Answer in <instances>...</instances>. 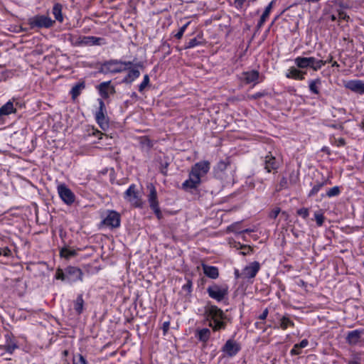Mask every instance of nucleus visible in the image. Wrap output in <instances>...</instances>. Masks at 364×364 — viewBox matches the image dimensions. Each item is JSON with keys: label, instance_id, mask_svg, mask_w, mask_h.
Returning <instances> with one entry per match:
<instances>
[{"label": "nucleus", "instance_id": "f257e3e1", "mask_svg": "<svg viewBox=\"0 0 364 364\" xmlns=\"http://www.w3.org/2000/svg\"><path fill=\"white\" fill-rule=\"evenodd\" d=\"M205 314L207 320L210 321L209 326L213 328L214 331H218L226 328L227 316L223 311L218 308L217 306L210 305L207 306L205 310Z\"/></svg>", "mask_w": 364, "mask_h": 364}, {"label": "nucleus", "instance_id": "f03ea898", "mask_svg": "<svg viewBox=\"0 0 364 364\" xmlns=\"http://www.w3.org/2000/svg\"><path fill=\"white\" fill-rule=\"evenodd\" d=\"M83 273L82 270L73 266H68L64 270L58 268L55 272V278L61 281H66L69 283L82 281Z\"/></svg>", "mask_w": 364, "mask_h": 364}, {"label": "nucleus", "instance_id": "7ed1b4c3", "mask_svg": "<svg viewBox=\"0 0 364 364\" xmlns=\"http://www.w3.org/2000/svg\"><path fill=\"white\" fill-rule=\"evenodd\" d=\"M122 60L117 59H110L105 60L103 63H98L100 65L98 68V73L103 75L107 74H117L126 71L128 68L127 67H122Z\"/></svg>", "mask_w": 364, "mask_h": 364}, {"label": "nucleus", "instance_id": "20e7f679", "mask_svg": "<svg viewBox=\"0 0 364 364\" xmlns=\"http://www.w3.org/2000/svg\"><path fill=\"white\" fill-rule=\"evenodd\" d=\"M207 293L211 299L220 302L228 295V286L226 284H218L213 283L208 287Z\"/></svg>", "mask_w": 364, "mask_h": 364}, {"label": "nucleus", "instance_id": "39448f33", "mask_svg": "<svg viewBox=\"0 0 364 364\" xmlns=\"http://www.w3.org/2000/svg\"><path fill=\"white\" fill-rule=\"evenodd\" d=\"M99 108L95 112V120L100 127L104 131L109 128V117L107 115V109L102 99H98Z\"/></svg>", "mask_w": 364, "mask_h": 364}, {"label": "nucleus", "instance_id": "423d86ee", "mask_svg": "<svg viewBox=\"0 0 364 364\" xmlns=\"http://www.w3.org/2000/svg\"><path fill=\"white\" fill-rule=\"evenodd\" d=\"M55 23L49 16L45 15H36L28 19V24L31 28H49Z\"/></svg>", "mask_w": 364, "mask_h": 364}, {"label": "nucleus", "instance_id": "0eeeda50", "mask_svg": "<svg viewBox=\"0 0 364 364\" xmlns=\"http://www.w3.org/2000/svg\"><path fill=\"white\" fill-rule=\"evenodd\" d=\"M107 43L103 38L96 36H78L73 45L75 46H102Z\"/></svg>", "mask_w": 364, "mask_h": 364}, {"label": "nucleus", "instance_id": "6e6552de", "mask_svg": "<svg viewBox=\"0 0 364 364\" xmlns=\"http://www.w3.org/2000/svg\"><path fill=\"white\" fill-rule=\"evenodd\" d=\"M148 188L150 191L149 194L147 196L149 207L154 211L156 218L160 220L163 218V214L159 207L156 190L152 184H151Z\"/></svg>", "mask_w": 364, "mask_h": 364}, {"label": "nucleus", "instance_id": "1a4fd4ad", "mask_svg": "<svg viewBox=\"0 0 364 364\" xmlns=\"http://www.w3.org/2000/svg\"><path fill=\"white\" fill-rule=\"evenodd\" d=\"M124 198L136 208H142V200L136 191V185L132 184L124 193Z\"/></svg>", "mask_w": 364, "mask_h": 364}, {"label": "nucleus", "instance_id": "9d476101", "mask_svg": "<svg viewBox=\"0 0 364 364\" xmlns=\"http://www.w3.org/2000/svg\"><path fill=\"white\" fill-rule=\"evenodd\" d=\"M58 193L66 205H71L75 202V194L65 184L61 183L58 186Z\"/></svg>", "mask_w": 364, "mask_h": 364}, {"label": "nucleus", "instance_id": "9b49d317", "mask_svg": "<svg viewBox=\"0 0 364 364\" xmlns=\"http://www.w3.org/2000/svg\"><path fill=\"white\" fill-rule=\"evenodd\" d=\"M97 89L100 95L105 100L116 93L115 87L111 84L110 80L101 82L97 86Z\"/></svg>", "mask_w": 364, "mask_h": 364}, {"label": "nucleus", "instance_id": "f8f14e48", "mask_svg": "<svg viewBox=\"0 0 364 364\" xmlns=\"http://www.w3.org/2000/svg\"><path fill=\"white\" fill-rule=\"evenodd\" d=\"M210 168V162L208 161H202L194 164L191 168V172L198 176L200 179L201 177L204 176L209 171Z\"/></svg>", "mask_w": 364, "mask_h": 364}, {"label": "nucleus", "instance_id": "ddd939ff", "mask_svg": "<svg viewBox=\"0 0 364 364\" xmlns=\"http://www.w3.org/2000/svg\"><path fill=\"white\" fill-rule=\"evenodd\" d=\"M102 223L112 228H118L120 226V215L114 210H109Z\"/></svg>", "mask_w": 364, "mask_h": 364}, {"label": "nucleus", "instance_id": "4468645a", "mask_svg": "<svg viewBox=\"0 0 364 364\" xmlns=\"http://www.w3.org/2000/svg\"><path fill=\"white\" fill-rule=\"evenodd\" d=\"M260 269V264L255 261L251 262L248 266H246L242 272V277L245 279H252L254 278Z\"/></svg>", "mask_w": 364, "mask_h": 364}, {"label": "nucleus", "instance_id": "2eb2a0df", "mask_svg": "<svg viewBox=\"0 0 364 364\" xmlns=\"http://www.w3.org/2000/svg\"><path fill=\"white\" fill-rule=\"evenodd\" d=\"M222 350L229 357H232L240 350V346L236 341L230 339L226 341Z\"/></svg>", "mask_w": 364, "mask_h": 364}, {"label": "nucleus", "instance_id": "dca6fc26", "mask_svg": "<svg viewBox=\"0 0 364 364\" xmlns=\"http://www.w3.org/2000/svg\"><path fill=\"white\" fill-rule=\"evenodd\" d=\"M364 334V329H355L349 331L346 337V341L350 346H355L360 341L362 335Z\"/></svg>", "mask_w": 364, "mask_h": 364}, {"label": "nucleus", "instance_id": "f3484780", "mask_svg": "<svg viewBox=\"0 0 364 364\" xmlns=\"http://www.w3.org/2000/svg\"><path fill=\"white\" fill-rule=\"evenodd\" d=\"M200 183L201 179H200L198 176L194 175L190 171L188 179L186 180L182 183V188L185 191H188V189H196Z\"/></svg>", "mask_w": 364, "mask_h": 364}, {"label": "nucleus", "instance_id": "a211bd4d", "mask_svg": "<svg viewBox=\"0 0 364 364\" xmlns=\"http://www.w3.org/2000/svg\"><path fill=\"white\" fill-rule=\"evenodd\" d=\"M259 77L260 74L258 70H252L243 72L241 78L245 84L254 83V85H255L259 82Z\"/></svg>", "mask_w": 364, "mask_h": 364}, {"label": "nucleus", "instance_id": "6ab92c4d", "mask_svg": "<svg viewBox=\"0 0 364 364\" xmlns=\"http://www.w3.org/2000/svg\"><path fill=\"white\" fill-rule=\"evenodd\" d=\"M276 318L279 320L277 323H274V328H282V330H286L288 327H294V323L291 321L289 316L286 314L282 316L279 315V314H276Z\"/></svg>", "mask_w": 364, "mask_h": 364}, {"label": "nucleus", "instance_id": "aec40b11", "mask_svg": "<svg viewBox=\"0 0 364 364\" xmlns=\"http://www.w3.org/2000/svg\"><path fill=\"white\" fill-rule=\"evenodd\" d=\"M348 90L360 95H364V82L360 80H349L346 84Z\"/></svg>", "mask_w": 364, "mask_h": 364}, {"label": "nucleus", "instance_id": "412c9836", "mask_svg": "<svg viewBox=\"0 0 364 364\" xmlns=\"http://www.w3.org/2000/svg\"><path fill=\"white\" fill-rule=\"evenodd\" d=\"M264 169L267 173H270L272 171H277L280 166L279 161L272 155H267L265 156L264 161Z\"/></svg>", "mask_w": 364, "mask_h": 364}, {"label": "nucleus", "instance_id": "4be33fe9", "mask_svg": "<svg viewBox=\"0 0 364 364\" xmlns=\"http://www.w3.org/2000/svg\"><path fill=\"white\" fill-rule=\"evenodd\" d=\"M6 343L0 345V350H4L9 353H12L15 349L18 348L16 342L9 334L5 335Z\"/></svg>", "mask_w": 364, "mask_h": 364}, {"label": "nucleus", "instance_id": "5701e85b", "mask_svg": "<svg viewBox=\"0 0 364 364\" xmlns=\"http://www.w3.org/2000/svg\"><path fill=\"white\" fill-rule=\"evenodd\" d=\"M128 73L122 79V82L125 84H132L140 75V72L136 68H127Z\"/></svg>", "mask_w": 364, "mask_h": 364}, {"label": "nucleus", "instance_id": "b1692460", "mask_svg": "<svg viewBox=\"0 0 364 364\" xmlns=\"http://www.w3.org/2000/svg\"><path fill=\"white\" fill-rule=\"evenodd\" d=\"M202 268L203 273L206 277L212 279H216L219 277V270L218 267L202 264Z\"/></svg>", "mask_w": 364, "mask_h": 364}, {"label": "nucleus", "instance_id": "393cba45", "mask_svg": "<svg viewBox=\"0 0 364 364\" xmlns=\"http://www.w3.org/2000/svg\"><path fill=\"white\" fill-rule=\"evenodd\" d=\"M157 161L159 164V168L160 173L164 176H167L168 167L171 164L169 157L167 156H164L162 157L159 156L157 159Z\"/></svg>", "mask_w": 364, "mask_h": 364}, {"label": "nucleus", "instance_id": "a878e982", "mask_svg": "<svg viewBox=\"0 0 364 364\" xmlns=\"http://www.w3.org/2000/svg\"><path fill=\"white\" fill-rule=\"evenodd\" d=\"M210 331L207 328H204L202 329H197L196 331V338L200 342L206 343L210 337Z\"/></svg>", "mask_w": 364, "mask_h": 364}, {"label": "nucleus", "instance_id": "bb28decb", "mask_svg": "<svg viewBox=\"0 0 364 364\" xmlns=\"http://www.w3.org/2000/svg\"><path fill=\"white\" fill-rule=\"evenodd\" d=\"M85 88V82L82 80L77 82L71 89L70 94L73 100L79 97L82 91Z\"/></svg>", "mask_w": 364, "mask_h": 364}, {"label": "nucleus", "instance_id": "cd10ccee", "mask_svg": "<svg viewBox=\"0 0 364 364\" xmlns=\"http://www.w3.org/2000/svg\"><path fill=\"white\" fill-rule=\"evenodd\" d=\"M274 3V1H272L269 5L265 8L263 14H262L257 24V29H260L262 26L264 25V22L266 21L267 18L269 17V15L271 12V10L272 9L273 4Z\"/></svg>", "mask_w": 364, "mask_h": 364}, {"label": "nucleus", "instance_id": "c85d7f7f", "mask_svg": "<svg viewBox=\"0 0 364 364\" xmlns=\"http://www.w3.org/2000/svg\"><path fill=\"white\" fill-rule=\"evenodd\" d=\"M139 145L143 151L149 152L154 146L153 141L148 136H142L139 138Z\"/></svg>", "mask_w": 364, "mask_h": 364}, {"label": "nucleus", "instance_id": "c756f323", "mask_svg": "<svg viewBox=\"0 0 364 364\" xmlns=\"http://www.w3.org/2000/svg\"><path fill=\"white\" fill-rule=\"evenodd\" d=\"M306 74V73H304L294 67H291L289 69L288 73H287L286 76L288 78H294L296 80H302L304 79V75Z\"/></svg>", "mask_w": 364, "mask_h": 364}, {"label": "nucleus", "instance_id": "7c9ffc66", "mask_svg": "<svg viewBox=\"0 0 364 364\" xmlns=\"http://www.w3.org/2000/svg\"><path fill=\"white\" fill-rule=\"evenodd\" d=\"M331 181L328 179H326L321 182H317L311 188L310 192L308 194V197L311 198L316 195L318 191L321 189L322 187L324 186H326L328 184H330Z\"/></svg>", "mask_w": 364, "mask_h": 364}, {"label": "nucleus", "instance_id": "2f4dec72", "mask_svg": "<svg viewBox=\"0 0 364 364\" xmlns=\"http://www.w3.org/2000/svg\"><path fill=\"white\" fill-rule=\"evenodd\" d=\"M309 59V68H311L314 71L320 70L323 66V60H317L314 57H308Z\"/></svg>", "mask_w": 364, "mask_h": 364}, {"label": "nucleus", "instance_id": "473e14b6", "mask_svg": "<svg viewBox=\"0 0 364 364\" xmlns=\"http://www.w3.org/2000/svg\"><path fill=\"white\" fill-rule=\"evenodd\" d=\"M52 13L56 21L60 23L63 21V16L62 14V5L60 4L57 3L54 4L52 9Z\"/></svg>", "mask_w": 364, "mask_h": 364}, {"label": "nucleus", "instance_id": "72a5a7b5", "mask_svg": "<svg viewBox=\"0 0 364 364\" xmlns=\"http://www.w3.org/2000/svg\"><path fill=\"white\" fill-rule=\"evenodd\" d=\"M203 40L202 36L198 35L196 37L190 39L185 45L184 48L185 49H189L194 48L197 46H200L203 44V41H200Z\"/></svg>", "mask_w": 364, "mask_h": 364}, {"label": "nucleus", "instance_id": "f704fd0d", "mask_svg": "<svg viewBox=\"0 0 364 364\" xmlns=\"http://www.w3.org/2000/svg\"><path fill=\"white\" fill-rule=\"evenodd\" d=\"M230 163L228 161H220L214 168L215 175L218 177H221V173L227 169Z\"/></svg>", "mask_w": 364, "mask_h": 364}, {"label": "nucleus", "instance_id": "c9c22d12", "mask_svg": "<svg viewBox=\"0 0 364 364\" xmlns=\"http://www.w3.org/2000/svg\"><path fill=\"white\" fill-rule=\"evenodd\" d=\"M321 85V80L320 78H316L315 80H312L309 82V90L311 92L318 95L319 92V86Z\"/></svg>", "mask_w": 364, "mask_h": 364}, {"label": "nucleus", "instance_id": "e433bc0d", "mask_svg": "<svg viewBox=\"0 0 364 364\" xmlns=\"http://www.w3.org/2000/svg\"><path fill=\"white\" fill-rule=\"evenodd\" d=\"M84 300L82 294H79L74 301V309L80 315L83 311Z\"/></svg>", "mask_w": 364, "mask_h": 364}, {"label": "nucleus", "instance_id": "4c0bfd02", "mask_svg": "<svg viewBox=\"0 0 364 364\" xmlns=\"http://www.w3.org/2000/svg\"><path fill=\"white\" fill-rule=\"evenodd\" d=\"M60 255L61 257L70 259L71 257L76 256L77 252L75 250L71 249L68 247H65L60 250Z\"/></svg>", "mask_w": 364, "mask_h": 364}, {"label": "nucleus", "instance_id": "58836bf2", "mask_svg": "<svg viewBox=\"0 0 364 364\" xmlns=\"http://www.w3.org/2000/svg\"><path fill=\"white\" fill-rule=\"evenodd\" d=\"M294 63L301 69H305L309 66L308 57H297L295 58Z\"/></svg>", "mask_w": 364, "mask_h": 364}, {"label": "nucleus", "instance_id": "ea45409f", "mask_svg": "<svg viewBox=\"0 0 364 364\" xmlns=\"http://www.w3.org/2000/svg\"><path fill=\"white\" fill-rule=\"evenodd\" d=\"M341 193V188L339 186H334L333 188H329L326 193V196L328 198H332L335 196H338Z\"/></svg>", "mask_w": 364, "mask_h": 364}, {"label": "nucleus", "instance_id": "a19ab883", "mask_svg": "<svg viewBox=\"0 0 364 364\" xmlns=\"http://www.w3.org/2000/svg\"><path fill=\"white\" fill-rule=\"evenodd\" d=\"M73 362V364H87L86 359L81 354L75 355Z\"/></svg>", "mask_w": 364, "mask_h": 364}, {"label": "nucleus", "instance_id": "79ce46f5", "mask_svg": "<svg viewBox=\"0 0 364 364\" xmlns=\"http://www.w3.org/2000/svg\"><path fill=\"white\" fill-rule=\"evenodd\" d=\"M315 220L318 226H322L325 220L323 214L321 212L314 213Z\"/></svg>", "mask_w": 364, "mask_h": 364}, {"label": "nucleus", "instance_id": "37998d69", "mask_svg": "<svg viewBox=\"0 0 364 364\" xmlns=\"http://www.w3.org/2000/svg\"><path fill=\"white\" fill-rule=\"evenodd\" d=\"M336 4L341 9H348L352 8V4L349 1H344L343 0L338 1Z\"/></svg>", "mask_w": 364, "mask_h": 364}, {"label": "nucleus", "instance_id": "c03bdc74", "mask_svg": "<svg viewBox=\"0 0 364 364\" xmlns=\"http://www.w3.org/2000/svg\"><path fill=\"white\" fill-rule=\"evenodd\" d=\"M149 84V77L148 75H145L144 76V80L139 85V91L140 92H143L145 87Z\"/></svg>", "mask_w": 364, "mask_h": 364}, {"label": "nucleus", "instance_id": "a18cd8bd", "mask_svg": "<svg viewBox=\"0 0 364 364\" xmlns=\"http://www.w3.org/2000/svg\"><path fill=\"white\" fill-rule=\"evenodd\" d=\"M191 23V21L187 22L186 24H184L181 28H180L179 31L174 35L175 38L177 39H181L183 37V35L188 26V25Z\"/></svg>", "mask_w": 364, "mask_h": 364}, {"label": "nucleus", "instance_id": "49530a36", "mask_svg": "<svg viewBox=\"0 0 364 364\" xmlns=\"http://www.w3.org/2000/svg\"><path fill=\"white\" fill-rule=\"evenodd\" d=\"M187 282L182 287V289L187 291L188 294H191L192 291V281L191 279L186 278Z\"/></svg>", "mask_w": 364, "mask_h": 364}, {"label": "nucleus", "instance_id": "de8ad7c7", "mask_svg": "<svg viewBox=\"0 0 364 364\" xmlns=\"http://www.w3.org/2000/svg\"><path fill=\"white\" fill-rule=\"evenodd\" d=\"M296 213L304 219H306L309 215V209L306 208H302L297 210Z\"/></svg>", "mask_w": 364, "mask_h": 364}, {"label": "nucleus", "instance_id": "09e8293b", "mask_svg": "<svg viewBox=\"0 0 364 364\" xmlns=\"http://www.w3.org/2000/svg\"><path fill=\"white\" fill-rule=\"evenodd\" d=\"M288 188V181L287 178L284 176H283L279 183V188L277 189V191H279L282 189H286Z\"/></svg>", "mask_w": 364, "mask_h": 364}, {"label": "nucleus", "instance_id": "8fccbe9b", "mask_svg": "<svg viewBox=\"0 0 364 364\" xmlns=\"http://www.w3.org/2000/svg\"><path fill=\"white\" fill-rule=\"evenodd\" d=\"M266 95H267V92L265 91L258 92L255 93L254 95H248V99L249 100H257V99L264 97Z\"/></svg>", "mask_w": 364, "mask_h": 364}, {"label": "nucleus", "instance_id": "3c124183", "mask_svg": "<svg viewBox=\"0 0 364 364\" xmlns=\"http://www.w3.org/2000/svg\"><path fill=\"white\" fill-rule=\"evenodd\" d=\"M11 255H12V252L8 247H4L3 248H0V257L4 256L6 257H9L11 256Z\"/></svg>", "mask_w": 364, "mask_h": 364}, {"label": "nucleus", "instance_id": "603ef678", "mask_svg": "<svg viewBox=\"0 0 364 364\" xmlns=\"http://www.w3.org/2000/svg\"><path fill=\"white\" fill-rule=\"evenodd\" d=\"M338 17L340 19L344 20L346 21H349L350 20V16L343 11L338 10Z\"/></svg>", "mask_w": 364, "mask_h": 364}, {"label": "nucleus", "instance_id": "864d4df0", "mask_svg": "<svg viewBox=\"0 0 364 364\" xmlns=\"http://www.w3.org/2000/svg\"><path fill=\"white\" fill-rule=\"evenodd\" d=\"M299 181V176L292 171L289 175V181L291 184H296Z\"/></svg>", "mask_w": 364, "mask_h": 364}, {"label": "nucleus", "instance_id": "5fc2aeb1", "mask_svg": "<svg viewBox=\"0 0 364 364\" xmlns=\"http://www.w3.org/2000/svg\"><path fill=\"white\" fill-rule=\"evenodd\" d=\"M309 344V341L307 339L302 340L299 343L294 344V348H304Z\"/></svg>", "mask_w": 364, "mask_h": 364}, {"label": "nucleus", "instance_id": "6e6d98bb", "mask_svg": "<svg viewBox=\"0 0 364 364\" xmlns=\"http://www.w3.org/2000/svg\"><path fill=\"white\" fill-rule=\"evenodd\" d=\"M281 209L279 208H276L272 210L269 213V218L272 219H276L279 214Z\"/></svg>", "mask_w": 364, "mask_h": 364}, {"label": "nucleus", "instance_id": "4d7b16f0", "mask_svg": "<svg viewBox=\"0 0 364 364\" xmlns=\"http://www.w3.org/2000/svg\"><path fill=\"white\" fill-rule=\"evenodd\" d=\"M301 353V348H294V346L292 349L290 350V354L291 355H298Z\"/></svg>", "mask_w": 364, "mask_h": 364}, {"label": "nucleus", "instance_id": "13d9d810", "mask_svg": "<svg viewBox=\"0 0 364 364\" xmlns=\"http://www.w3.org/2000/svg\"><path fill=\"white\" fill-rule=\"evenodd\" d=\"M122 67H127V68H133L134 67V61H122Z\"/></svg>", "mask_w": 364, "mask_h": 364}, {"label": "nucleus", "instance_id": "bf43d9fd", "mask_svg": "<svg viewBox=\"0 0 364 364\" xmlns=\"http://www.w3.org/2000/svg\"><path fill=\"white\" fill-rule=\"evenodd\" d=\"M169 326H170V321L164 322L163 326H162V330H163L164 335L168 332V331L169 329Z\"/></svg>", "mask_w": 364, "mask_h": 364}, {"label": "nucleus", "instance_id": "052dcab7", "mask_svg": "<svg viewBox=\"0 0 364 364\" xmlns=\"http://www.w3.org/2000/svg\"><path fill=\"white\" fill-rule=\"evenodd\" d=\"M268 314H269L268 309H265L263 311L262 314L259 316L258 318L260 320H264L267 318Z\"/></svg>", "mask_w": 364, "mask_h": 364}, {"label": "nucleus", "instance_id": "680f3d73", "mask_svg": "<svg viewBox=\"0 0 364 364\" xmlns=\"http://www.w3.org/2000/svg\"><path fill=\"white\" fill-rule=\"evenodd\" d=\"M338 146H343L346 145V141L343 138H339L337 141Z\"/></svg>", "mask_w": 364, "mask_h": 364}, {"label": "nucleus", "instance_id": "e2e57ef3", "mask_svg": "<svg viewBox=\"0 0 364 364\" xmlns=\"http://www.w3.org/2000/svg\"><path fill=\"white\" fill-rule=\"evenodd\" d=\"M329 126L332 128L338 129H343V128L342 124H333Z\"/></svg>", "mask_w": 364, "mask_h": 364}, {"label": "nucleus", "instance_id": "0e129e2a", "mask_svg": "<svg viewBox=\"0 0 364 364\" xmlns=\"http://www.w3.org/2000/svg\"><path fill=\"white\" fill-rule=\"evenodd\" d=\"M93 134L95 136H97L99 139H102V136L104 135L101 132H100L98 130L93 132Z\"/></svg>", "mask_w": 364, "mask_h": 364}, {"label": "nucleus", "instance_id": "69168bd1", "mask_svg": "<svg viewBox=\"0 0 364 364\" xmlns=\"http://www.w3.org/2000/svg\"><path fill=\"white\" fill-rule=\"evenodd\" d=\"M333 62V56L330 55L326 60H323V66L327 63H332Z\"/></svg>", "mask_w": 364, "mask_h": 364}, {"label": "nucleus", "instance_id": "338daca9", "mask_svg": "<svg viewBox=\"0 0 364 364\" xmlns=\"http://www.w3.org/2000/svg\"><path fill=\"white\" fill-rule=\"evenodd\" d=\"M235 277H236L237 279H239V278H240L241 277H242V273H240L239 270H237V269H235Z\"/></svg>", "mask_w": 364, "mask_h": 364}, {"label": "nucleus", "instance_id": "774afa93", "mask_svg": "<svg viewBox=\"0 0 364 364\" xmlns=\"http://www.w3.org/2000/svg\"><path fill=\"white\" fill-rule=\"evenodd\" d=\"M348 364H360V363L355 360H350L348 362Z\"/></svg>", "mask_w": 364, "mask_h": 364}]
</instances>
